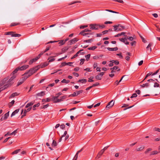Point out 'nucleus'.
I'll return each mask as SVG.
<instances>
[{
    "mask_svg": "<svg viewBox=\"0 0 160 160\" xmlns=\"http://www.w3.org/2000/svg\"><path fill=\"white\" fill-rule=\"evenodd\" d=\"M137 96V94L136 93H133V94H132V96L131 97V98H135V97H136Z\"/></svg>",
    "mask_w": 160,
    "mask_h": 160,
    "instance_id": "nucleus-52",
    "label": "nucleus"
},
{
    "mask_svg": "<svg viewBox=\"0 0 160 160\" xmlns=\"http://www.w3.org/2000/svg\"><path fill=\"white\" fill-rule=\"evenodd\" d=\"M34 103V101H32L28 103L25 106V108H27L29 107L30 106L32 105Z\"/></svg>",
    "mask_w": 160,
    "mask_h": 160,
    "instance_id": "nucleus-18",
    "label": "nucleus"
},
{
    "mask_svg": "<svg viewBox=\"0 0 160 160\" xmlns=\"http://www.w3.org/2000/svg\"><path fill=\"white\" fill-rule=\"evenodd\" d=\"M24 81H23V79H22V78L19 81V82H18L17 86H18L20 85L23 82H24Z\"/></svg>",
    "mask_w": 160,
    "mask_h": 160,
    "instance_id": "nucleus-29",
    "label": "nucleus"
},
{
    "mask_svg": "<svg viewBox=\"0 0 160 160\" xmlns=\"http://www.w3.org/2000/svg\"><path fill=\"white\" fill-rule=\"evenodd\" d=\"M92 41V39H89L87 40H85L84 42H90Z\"/></svg>",
    "mask_w": 160,
    "mask_h": 160,
    "instance_id": "nucleus-50",
    "label": "nucleus"
},
{
    "mask_svg": "<svg viewBox=\"0 0 160 160\" xmlns=\"http://www.w3.org/2000/svg\"><path fill=\"white\" fill-rule=\"evenodd\" d=\"M144 84L145 88H148L150 86V84L149 83H146Z\"/></svg>",
    "mask_w": 160,
    "mask_h": 160,
    "instance_id": "nucleus-62",
    "label": "nucleus"
},
{
    "mask_svg": "<svg viewBox=\"0 0 160 160\" xmlns=\"http://www.w3.org/2000/svg\"><path fill=\"white\" fill-rule=\"evenodd\" d=\"M18 94L17 92H14L12 93L9 97V98H13L16 96H17L18 95Z\"/></svg>",
    "mask_w": 160,
    "mask_h": 160,
    "instance_id": "nucleus-22",
    "label": "nucleus"
},
{
    "mask_svg": "<svg viewBox=\"0 0 160 160\" xmlns=\"http://www.w3.org/2000/svg\"><path fill=\"white\" fill-rule=\"evenodd\" d=\"M81 3V1H76L74 2H71V3H70L69 4V5H72L74 3Z\"/></svg>",
    "mask_w": 160,
    "mask_h": 160,
    "instance_id": "nucleus-46",
    "label": "nucleus"
},
{
    "mask_svg": "<svg viewBox=\"0 0 160 160\" xmlns=\"http://www.w3.org/2000/svg\"><path fill=\"white\" fill-rule=\"evenodd\" d=\"M136 44V42L135 41H133L131 43V45L132 46L133 45H135Z\"/></svg>",
    "mask_w": 160,
    "mask_h": 160,
    "instance_id": "nucleus-64",
    "label": "nucleus"
},
{
    "mask_svg": "<svg viewBox=\"0 0 160 160\" xmlns=\"http://www.w3.org/2000/svg\"><path fill=\"white\" fill-rule=\"evenodd\" d=\"M94 77H91L90 78H89L88 82H93V80L92 79Z\"/></svg>",
    "mask_w": 160,
    "mask_h": 160,
    "instance_id": "nucleus-42",
    "label": "nucleus"
},
{
    "mask_svg": "<svg viewBox=\"0 0 160 160\" xmlns=\"http://www.w3.org/2000/svg\"><path fill=\"white\" fill-rule=\"evenodd\" d=\"M40 105V103H38L37 104H35L33 106V110H34L36 109L35 108L36 107H38Z\"/></svg>",
    "mask_w": 160,
    "mask_h": 160,
    "instance_id": "nucleus-35",
    "label": "nucleus"
},
{
    "mask_svg": "<svg viewBox=\"0 0 160 160\" xmlns=\"http://www.w3.org/2000/svg\"><path fill=\"white\" fill-rule=\"evenodd\" d=\"M22 79H23V81H25L27 78L30 76V75L28 74L27 72L23 74L22 75Z\"/></svg>",
    "mask_w": 160,
    "mask_h": 160,
    "instance_id": "nucleus-8",
    "label": "nucleus"
},
{
    "mask_svg": "<svg viewBox=\"0 0 160 160\" xmlns=\"http://www.w3.org/2000/svg\"><path fill=\"white\" fill-rule=\"evenodd\" d=\"M102 77L99 75H98L95 76V78L98 80H101L102 79Z\"/></svg>",
    "mask_w": 160,
    "mask_h": 160,
    "instance_id": "nucleus-30",
    "label": "nucleus"
},
{
    "mask_svg": "<svg viewBox=\"0 0 160 160\" xmlns=\"http://www.w3.org/2000/svg\"><path fill=\"white\" fill-rule=\"evenodd\" d=\"M127 38H128V39L131 41H132L134 39V38L132 37H127Z\"/></svg>",
    "mask_w": 160,
    "mask_h": 160,
    "instance_id": "nucleus-58",
    "label": "nucleus"
},
{
    "mask_svg": "<svg viewBox=\"0 0 160 160\" xmlns=\"http://www.w3.org/2000/svg\"><path fill=\"white\" fill-rule=\"evenodd\" d=\"M45 94V92L44 91H42L40 92L37 94L36 95L38 96L42 97L44 96Z\"/></svg>",
    "mask_w": 160,
    "mask_h": 160,
    "instance_id": "nucleus-15",
    "label": "nucleus"
},
{
    "mask_svg": "<svg viewBox=\"0 0 160 160\" xmlns=\"http://www.w3.org/2000/svg\"><path fill=\"white\" fill-rule=\"evenodd\" d=\"M78 153L77 152L76 154V155L74 157L73 160H77V158H78Z\"/></svg>",
    "mask_w": 160,
    "mask_h": 160,
    "instance_id": "nucleus-51",
    "label": "nucleus"
},
{
    "mask_svg": "<svg viewBox=\"0 0 160 160\" xmlns=\"http://www.w3.org/2000/svg\"><path fill=\"white\" fill-rule=\"evenodd\" d=\"M90 54H88L85 56V57L86 58V60L87 61H88V59H89L90 57Z\"/></svg>",
    "mask_w": 160,
    "mask_h": 160,
    "instance_id": "nucleus-44",
    "label": "nucleus"
},
{
    "mask_svg": "<svg viewBox=\"0 0 160 160\" xmlns=\"http://www.w3.org/2000/svg\"><path fill=\"white\" fill-rule=\"evenodd\" d=\"M17 129L14 130L13 132L10 133V135H11L13 134L15 135L17 133Z\"/></svg>",
    "mask_w": 160,
    "mask_h": 160,
    "instance_id": "nucleus-55",
    "label": "nucleus"
},
{
    "mask_svg": "<svg viewBox=\"0 0 160 160\" xmlns=\"http://www.w3.org/2000/svg\"><path fill=\"white\" fill-rule=\"evenodd\" d=\"M152 150L151 148H148L146 149V151L144 152V153L145 154L148 153L149 152L151 151Z\"/></svg>",
    "mask_w": 160,
    "mask_h": 160,
    "instance_id": "nucleus-40",
    "label": "nucleus"
},
{
    "mask_svg": "<svg viewBox=\"0 0 160 160\" xmlns=\"http://www.w3.org/2000/svg\"><path fill=\"white\" fill-rule=\"evenodd\" d=\"M52 146H53V147H55L57 146V142H56L54 140H53V142H52Z\"/></svg>",
    "mask_w": 160,
    "mask_h": 160,
    "instance_id": "nucleus-36",
    "label": "nucleus"
},
{
    "mask_svg": "<svg viewBox=\"0 0 160 160\" xmlns=\"http://www.w3.org/2000/svg\"><path fill=\"white\" fill-rule=\"evenodd\" d=\"M72 63L73 62H64L61 63V66L63 67L66 65H69L70 66H71V65Z\"/></svg>",
    "mask_w": 160,
    "mask_h": 160,
    "instance_id": "nucleus-12",
    "label": "nucleus"
},
{
    "mask_svg": "<svg viewBox=\"0 0 160 160\" xmlns=\"http://www.w3.org/2000/svg\"><path fill=\"white\" fill-rule=\"evenodd\" d=\"M20 24V23L19 22H13L11 24V25H10V26L11 27H12L19 25Z\"/></svg>",
    "mask_w": 160,
    "mask_h": 160,
    "instance_id": "nucleus-23",
    "label": "nucleus"
},
{
    "mask_svg": "<svg viewBox=\"0 0 160 160\" xmlns=\"http://www.w3.org/2000/svg\"><path fill=\"white\" fill-rule=\"evenodd\" d=\"M158 153L159 152L157 151H154L152 152L150 155L156 154H158Z\"/></svg>",
    "mask_w": 160,
    "mask_h": 160,
    "instance_id": "nucleus-41",
    "label": "nucleus"
},
{
    "mask_svg": "<svg viewBox=\"0 0 160 160\" xmlns=\"http://www.w3.org/2000/svg\"><path fill=\"white\" fill-rule=\"evenodd\" d=\"M99 84V83L98 82H96V83L93 84L92 86V87L96 86Z\"/></svg>",
    "mask_w": 160,
    "mask_h": 160,
    "instance_id": "nucleus-59",
    "label": "nucleus"
},
{
    "mask_svg": "<svg viewBox=\"0 0 160 160\" xmlns=\"http://www.w3.org/2000/svg\"><path fill=\"white\" fill-rule=\"evenodd\" d=\"M113 70V69H114V70H117L118 71H119L120 70V69L118 68V66H115L113 68H110V70Z\"/></svg>",
    "mask_w": 160,
    "mask_h": 160,
    "instance_id": "nucleus-24",
    "label": "nucleus"
},
{
    "mask_svg": "<svg viewBox=\"0 0 160 160\" xmlns=\"http://www.w3.org/2000/svg\"><path fill=\"white\" fill-rule=\"evenodd\" d=\"M49 64V62H44L43 65H42V68H43V67H45L46 66H47Z\"/></svg>",
    "mask_w": 160,
    "mask_h": 160,
    "instance_id": "nucleus-37",
    "label": "nucleus"
},
{
    "mask_svg": "<svg viewBox=\"0 0 160 160\" xmlns=\"http://www.w3.org/2000/svg\"><path fill=\"white\" fill-rule=\"evenodd\" d=\"M108 148V146L105 147L103 149H102L101 150V152H102L101 153H102V152L104 153L105 151L107 149V148Z\"/></svg>",
    "mask_w": 160,
    "mask_h": 160,
    "instance_id": "nucleus-39",
    "label": "nucleus"
},
{
    "mask_svg": "<svg viewBox=\"0 0 160 160\" xmlns=\"http://www.w3.org/2000/svg\"><path fill=\"white\" fill-rule=\"evenodd\" d=\"M107 49L109 51H116L118 50L117 47L114 48H108Z\"/></svg>",
    "mask_w": 160,
    "mask_h": 160,
    "instance_id": "nucleus-16",
    "label": "nucleus"
},
{
    "mask_svg": "<svg viewBox=\"0 0 160 160\" xmlns=\"http://www.w3.org/2000/svg\"><path fill=\"white\" fill-rule=\"evenodd\" d=\"M38 57H36L35 58H33L32 59H31L29 62V64H32L33 62H35L37 60H38Z\"/></svg>",
    "mask_w": 160,
    "mask_h": 160,
    "instance_id": "nucleus-14",
    "label": "nucleus"
},
{
    "mask_svg": "<svg viewBox=\"0 0 160 160\" xmlns=\"http://www.w3.org/2000/svg\"><path fill=\"white\" fill-rule=\"evenodd\" d=\"M120 26V24H118V25H116L113 26L114 27V31H118V27H119Z\"/></svg>",
    "mask_w": 160,
    "mask_h": 160,
    "instance_id": "nucleus-33",
    "label": "nucleus"
},
{
    "mask_svg": "<svg viewBox=\"0 0 160 160\" xmlns=\"http://www.w3.org/2000/svg\"><path fill=\"white\" fill-rule=\"evenodd\" d=\"M40 68V66L39 65L36 66L30 69L28 72V74L30 75L31 76L34 73L36 72Z\"/></svg>",
    "mask_w": 160,
    "mask_h": 160,
    "instance_id": "nucleus-3",
    "label": "nucleus"
},
{
    "mask_svg": "<svg viewBox=\"0 0 160 160\" xmlns=\"http://www.w3.org/2000/svg\"><path fill=\"white\" fill-rule=\"evenodd\" d=\"M57 41L58 42H59L58 44H60V45H63L65 43L63 40H58Z\"/></svg>",
    "mask_w": 160,
    "mask_h": 160,
    "instance_id": "nucleus-25",
    "label": "nucleus"
},
{
    "mask_svg": "<svg viewBox=\"0 0 160 160\" xmlns=\"http://www.w3.org/2000/svg\"><path fill=\"white\" fill-rule=\"evenodd\" d=\"M102 152H101V150L99 152L98 154L97 157L95 158L96 159H98L99 158L101 155L103 154V152L101 153Z\"/></svg>",
    "mask_w": 160,
    "mask_h": 160,
    "instance_id": "nucleus-20",
    "label": "nucleus"
},
{
    "mask_svg": "<svg viewBox=\"0 0 160 160\" xmlns=\"http://www.w3.org/2000/svg\"><path fill=\"white\" fill-rule=\"evenodd\" d=\"M29 67V66L28 65H25L23 66H22V67H18L19 68V70H23L26 69H27Z\"/></svg>",
    "mask_w": 160,
    "mask_h": 160,
    "instance_id": "nucleus-10",
    "label": "nucleus"
},
{
    "mask_svg": "<svg viewBox=\"0 0 160 160\" xmlns=\"http://www.w3.org/2000/svg\"><path fill=\"white\" fill-rule=\"evenodd\" d=\"M114 104V102L113 100H111L108 103V105L106 106V108H110L113 106Z\"/></svg>",
    "mask_w": 160,
    "mask_h": 160,
    "instance_id": "nucleus-7",
    "label": "nucleus"
},
{
    "mask_svg": "<svg viewBox=\"0 0 160 160\" xmlns=\"http://www.w3.org/2000/svg\"><path fill=\"white\" fill-rule=\"evenodd\" d=\"M144 148V146L143 145H141L139 147H138L136 150L137 151H142Z\"/></svg>",
    "mask_w": 160,
    "mask_h": 160,
    "instance_id": "nucleus-11",
    "label": "nucleus"
},
{
    "mask_svg": "<svg viewBox=\"0 0 160 160\" xmlns=\"http://www.w3.org/2000/svg\"><path fill=\"white\" fill-rule=\"evenodd\" d=\"M85 61V59H80L81 62L80 63V65H82L83 64L84 61Z\"/></svg>",
    "mask_w": 160,
    "mask_h": 160,
    "instance_id": "nucleus-47",
    "label": "nucleus"
},
{
    "mask_svg": "<svg viewBox=\"0 0 160 160\" xmlns=\"http://www.w3.org/2000/svg\"><path fill=\"white\" fill-rule=\"evenodd\" d=\"M11 76H12L6 83L5 82L8 80L7 78H5L2 81V85L4 84L3 86L4 88H7L8 87L11 86L14 82L13 80L16 78V75Z\"/></svg>",
    "mask_w": 160,
    "mask_h": 160,
    "instance_id": "nucleus-1",
    "label": "nucleus"
},
{
    "mask_svg": "<svg viewBox=\"0 0 160 160\" xmlns=\"http://www.w3.org/2000/svg\"><path fill=\"white\" fill-rule=\"evenodd\" d=\"M19 111V109H16L15 110L14 112H13L11 115V117H12L13 116H14Z\"/></svg>",
    "mask_w": 160,
    "mask_h": 160,
    "instance_id": "nucleus-19",
    "label": "nucleus"
},
{
    "mask_svg": "<svg viewBox=\"0 0 160 160\" xmlns=\"http://www.w3.org/2000/svg\"><path fill=\"white\" fill-rule=\"evenodd\" d=\"M51 48L50 46H48L46 48V49L44 50V52H46L49 50Z\"/></svg>",
    "mask_w": 160,
    "mask_h": 160,
    "instance_id": "nucleus-56",
    "label": "nucleus"
},
{
    "mask_svg": "<svg viewBox=\"0 0 160 160\" xmlns=\"http://www.w3.org/2000/svg\"><path fill=\"white\" fill-rule=\"evenodd\" d=\"M15 101L14 100H12L11 102L8 103V106L9 108H11L14 104Z\"/></svg>",
    "mask_w": 160,
    "mask_h": 160,
    "instance_id": "nucleus-28",
    "label": "nucleus"
},
{
    "mask_svg": "<svg viewBox=\"0 0 160 160\" xmlns=\"http://www.w3.org/2000/svg\"><path fill=\"white\" fill-rule=\"evenodd\" d=\"M9 112H7L5 113L3 116H2L0 119L1 121H3L7 119L9 116Z\"/></svg>",
    "mask_w": 160,
    "mask_h": 160,
    "instance_id": "nucleus-6",
    "label": "nucleus"
},
{
    "mask_svg": "<svg viewBox=\"0 0 160 160\" xmlns=\"http://www.w3.org/2000/svg\"><path fill=\"white\" fill-rule=\"evenodd\" d=\"M45 52H44V51L43 52H41L39 55H38L37 57H38V59Z\"/></svg>",
    "mask_w": 160,
    "mask_h": 160,
    "instance_id": "nucleus-49",
    "label": "nucleus"
},
{
    "mask_svg": "<svg viewBox=\"0 0 160 160\" xmlns=\"http://www.w3.org/2000/svg\"><path fill=\"white\" fill-rule=\"evenodd\" d=\"M68 49V48L67 47H65L62 49V53H64Z\"/></svg>",
    "mask_w": 160,
    "mask_h": 160,
    "instance_id": "nucleus-32",
    "label": "nucleus"
},
{
    "mask_svg": "<svg viewBox=\"0 0 160 160\" xmlns=\"http://www.w3.org/2000/svg\"><path fill=\"white\" fill-rule=\"evenodd\" d=\"M159 86V84L157 82H156L154 83V87H158Z\"/></svg>",
    "mask_w": 160,
    "mask_h": 160,
    "instance_id": "nucleus-43",
    "label": "nucleus"
},
{
    "mask_svg": "<svg viewBox=\"0 0 160 160\" xmlns=\"http://www.w3.org/2000/svg\"><path fill=\"white\" fill-rule=\"evenodd\" d=\"M62 101V100L61 99H57V101H55V102H55V103L59 102H60Z\"/></svg>",
    "mask_w": 160,
    "mask_h": 160,
    "instance_id": "nucleus-57",
    "label": "nucleus"
},
{
    "mask_svg": "<svg viewBox=\"0 0 160 160\" xmlns=\"http://www.w3.org/2000/svg\"><path fill=\"white\" fill-rule=\"evenodd\" d=\"M90 27V29L92 30H98L99 29H102L105 27L104 24H90L89 25Z\"/></svg>",
    "mask_w": 160,
    "mask_h": 160,
    "instance_id": "nucleus-2",
    "label": "nucleus"
},
{
    "mask_svg": "<svg viewBox=\"0 0 160 160\" xmlns=\"http://www.w3.org/2000/svg\"><path fill=\"white\" fill-rule=\"evenodd\" d=\"M113 1L122 3H124V2L122 0H113Z\"/></svg>",
    "mask_w": 160,
    "mask_h": 160,
    "instance_id": "nucleus-45",
    "label": "nucleus"
},
{
    "mask_svg": "<svg viewBox=\"0 0 160 160\" xmlns=\"http://www.w3.org/2000/svg\"><path fill=\"white\" fill-rule=\"evenodd\" d=\"M73 74L75 77H78L79 76V74L77 72H73Z\"/></svg>",
    "mask_w": 160,
    "mask_h": 160,
    "instance_id": "nucleus-61",
    "label": "nucleus"
},
{
    "mask_svg": "<svg viewBox=\"0 0 160 160\" xmlns=\"http://www.w3.org/2000/svg\"><path fill=\"white\" fill-rule=\"evenodd\" d=\"M152 43H149L148 45L146 48L147 51V52H150L152 51V49L151 48V47L152 45Z\"/></svg>",
    "mask_w": 160,
    "mask_h": 160,
    "instance_id": "nucleus-9",
    "label": "nucleus"
},
{
    "mask_svg": "<svg viewBox=\"0 0 160 160\" xmlns=\"http://www.w3.org/2000/svg\"><path fill=\"white\" fill-rule=\"evenodd\" d=\"M77 96V93L75 92H74L72 94L68 96V97H74L76 96Z\"/></svg>",
    "mask_w": 160,
    "mask_h": 160,
    "instance_id": "nucleus-34",
    "label": "nucleus"
},
{
    "mask_svg": "<svg viewBox=\"0 0 160 160\" xmlns=\"http://www.w3.org/2000/svg\"><path fill=\"white\" fill-rule=\"evenodd\" d=\"M83 91L82 90H80L77 91V92H76L77 95H79V94H80V93H82Z\"/></svg>",
    "mask_w": 160,
    "mask_h": 160,
    "instance_id": "nucleus-53",
    "label": "nucleus"
},
{
    "mask_svg": "<svg viewBox=\"0 0 160 160\" xmlns=\"http://www.w3.org/2000/svg\"><path fill=\"white\" fill-rule=\"evenodd\" d=\"M127 39H128V38H126L125 37L124 38H120L119 39V40L120 41L124 43V42H125V41H127Z\"/></svg>",
    "mask_w": 160,
    "mask_h": 160,
    "instance_id": "nucleus-27",
    "label": "nucleus"
},
{
    "mask_svg": "<svg viewBox=\"0 0 160 160\" xmlns=\"http://www.w3.org/2000/svg\"><path fill=\"white\" fill-rule=\"evenodd\" d=\"M62 83H68L70 82L69 80H66L65 79H63L61 81Z\"/></svg>",
    "mask_w": 160,
    "mask_h": 160,
    "instance_id": "nucleus-38",
    "label": "nucleus"
},
{
    "mask_svg": "<svg viewBox=\"0 0 160 160\" xmlns=\"http://www.w3.org/2000/svg\"><path fill=\"white\" fill-rule=\"evenodd\" d=\"M15 32H5L4 33V35H11L12 37H20L21 36V35L17 33H15Z\"/></svg>",
    "mask_w": 160,
    "mask_h": 160,
    "instance_id": "nucleus-4",
    "label": "nucleus"
},
{
    "mask_svg": "<svg viewBox=\"0 0 160 160\" xmlns=\"http://www.w3.org/2000/svg\"><path fill=\"white\" fill-rule=\"evenodd\" d=\"M87 82V80L85 79H82V83H86Z\"/></svg>",
    "mask_w": 160,
    "mask_h": 160,
    "instance_id": "nucleus-63",
    "label": "nucleus"
},
{
    "mask_svg": "<svg viewBox=\"0 0 160 160\" xmlns=\"http://www.w3.org/2000/svg\"><path fill=\"white\" fill-rule=\"evenodd\" d=\"M58 96L56 97H54L53 98L52 100L54 101V102H55V101H57V99H58Z\"/></svg>",
    "mask_w": 160,
    "mask_h": 160,
    "instance_id": "nucleus-54",
    "label": "nucleus"
},
{
    "mask_svg": "<svg viewBox=\"0 0 160 160\" xmlns=\"http://www.w3.org/2000/svg\"><path fill=\"white\" fill-rule=\"evenodd\" d=\"M154 130L158 132H160V129L158 128H154Z\"/></svg>",
    "mask_w": 160,
    "mask_h": 160,
    "instance_id": "nucleus-60",
    "label": "nucleus"
},
{
    "mask_svg": "<svg viewBox=\"0 0 160 160\" xmlns=\"http://www.w3.org/2000/svg\"><path fill=\"white\" fill-rule=\"evenodd\" d=\"M91 32V30H90L88 29H85L84 30L81 31L80 33V34H81L83 36H84L85 35H88L89 34H92V33H87V32Z\"/></svg>",
    "mask_w": 160,
    "mask_h": 160,
    "instance_id": "nucleus-5",
    "label": "nucleus"
},
{
    "mask_svg": "<svg viewBox=\"0 0 160 160\" xmlns=\"http://www.w3.org/2000/svg\"><path fill=\"white\" fill-rule=\"evenodd\" d=\"M97 48V47L96 46H94L91 47H90L88 48V49L89 50H94L95 49Z\"/></svg>",
    "mask_w": 160,
    "mask_h": 160,
    "instance_id": "nucleus-31",
    "label": "nucleus"
},
{
    "mask_svg": "<svg viewBox=\"0 0 160 160\" xmlns=\"http://www.w3.org/2000/svg\"><path fill=\"white\" fill-rule=\"evenodd\" d=\"M20 151H21L20 149H17V150H15L13 152H12L11 153V154L12 155H14V154H16Z\"/></svg>",
    "mask_w": 160,
    "mask_h": 160,
    "instance_id": "nucleus-26",
    "label": "nucleus"
},
{
    "mask_svg": "<svg viewBox=\"0 0 160 160\" xmlns=\"http://www.w3.org/2000/svg\"><path fill=\"white\" fill-rule=\"evenodd\" d=\"M78 41V40H77L76 38H73L72 39L69 41L68 42L69 43L68 44L70 45H72L75 43V42H77Z\"/></svg>",
    "mask_w": 160,
    "mask_h": 160,
    "instance_id": "nucleus-13",
    "label": "nucleus"
},
{
    "mask_svg": "<svg viewBox=\"0 0 160 160\" xmlns=\"http://www.w3.org/2000/svg\"><path fill=\"white\" fill-rule=\"evenodd\" d=\"M45 52H44V51L43 52H41L39 55H38L37 57H38V59Z\"/></svg>",
    "mask_w": 160,
    "mask_h": 160,
    "instance_id": "nucleus-48",
    "label": "nucleus"
},
{
    "mask_svg": "<svg viewBox=\"0 0 160 160\" xmlns=\"http://www.w3.org/2000/svg\"><path fill=\"white\" fill-rule=\"evenodd\" d=\"M110 62L114 63L116 65H118L119 64V62L117 60H111L110 61Z\"/></svg>",
    "mask_w": 160,
    "mask_h": 160,
    "instance_id": "nucleus-21",
    "label": "nucleus"
},
{
    "mask_svg": "<svg viewBox=\"0 0 160 160\" xmlns=\"http://www.w3.org/2000/svg\"><path fill=\"white\" fill-rule=\"evenodd\" d=\"M19 70V68L18 67L14 70L12 73L10 75H16L15 74Z\"/></svg>",
    "mask_w": 160,
    "mask_h": 160,
    "instance_id": "nucleus-17",
    "label": "nucleus"
}]
</instances>
